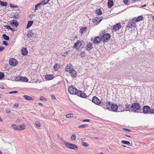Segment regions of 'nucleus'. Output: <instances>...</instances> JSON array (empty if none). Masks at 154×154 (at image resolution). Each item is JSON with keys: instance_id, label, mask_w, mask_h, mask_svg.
Segmentation results:
<instances>
[{"instance_id": "39448f33", "label": "nucleus", "mask_w": 154, "mask_h": 154, "mask_svg": "<svg viewBox=\"0 0 154 154\" xmlns=\"http://www.w3.org/2000/svg\"><path fill=\"white\" fill-rule=\"evenodd\" d=\"M64 143L65 144L66 146L69 148L71 149H75V150H77L78 149V147L75 144L66 143V142H64Z\"/></svg>"}, {"instance_id": "f704fd0d", "label": "nucleus", "mask_w": 154, "mask_h": 154, "mask_svg": "<svg viewBox=\"0 0 154 154\" xmlns=\"http://www.w3.org/2000/svg\"><path fill=\"white\" fill-rule=\"evenodd\" d=\"M34 34V33L32 32H29L27 34V36L28 38L32 37Z\"/></svg>"}, {"instance_id": "a878e982", "label": "nucleus", "mask_w": 154, "mask_h": 154, "mask_svg": "<svg viewBox=\"0 0 154 154\" xmlns=\"http://www.w3.org/2000/svg\"><path fill=\"white\" fill-rule=\"evenodd\" d=\"M96 13L98 15H101L102 14L101 10L100 8L97 9L96 11Z\"/></svg>"}, {"instance_id": "7ed1b4c3", "label": "nucleus", "mask_w": 154, "mask_h": 154, "mask_svg": "<svg viewBox=\"0 0 154 154\" xmlns=\"http://www.w3.org/2000/svg\"><path fill=\"white\" fill-rule=\"evenodd\" d=\"M68 91L69 93L71 94L77 95L78 90L75 88L73 85H71L69 87Z\"/></svg>"}, {"instance_id": "e2e57ef3", "label": "nucleus", "mask_w": 154, "mask_h": 154, "mask_svg": "<svg viewBox=\"0 0 154 154\" xmlns=\"http://www.w3.org/2000/svg\"><path fill=\"white\" fill-rule=\"evenodd\" d=\"M18 106H19V105L18 104H16L15 103L14 105V106L16 107H18Z\"/></svg>"}, {"instance_id": "ddd939ff", "label": "nucleus", "mask_w": 154, "mask_h": 154, "mask_svg": "<svg viewBox=\"0 0 154 154\" xmlns=\"http://www.w3.org/2000/svg\"><path fill=\"white\" fill-rule=\"evenodd\" d=\"M92 102L97 105H99L101 103V101L96 96H94L92 99Z\"/></svg>"}, {"instance_id": "603ef678", "label": "nucleus", "mask_w": 154, "mask_h": 154, "mask_svg": "<svg viewBox=\"0 0 154 154\" xmlns=\"http://www.w3.org/2000/svg\"><path fill=\"white\" fill-rule=\"evenodd\" d=\"M5 111L7 113H9L10 112V110L9 109H6L5 110Z\"/></svg>"}, {"instance_id": "393cba45", "label": "nucleus", "mask_w": 154, "mask_h": 154, "mask_svg": "<svg viewBox=\"0 0 154 154\" xmlns=\"http://www.w3.org/2000/svg\"><path fill=\"white\" fill-rule=\"evenodd\" d=\"M87 28L86 27H82L80 29V33L82 34L84 33H85L86 30V29Z\"/></svg>"}, {"instance_id": "6e6552de", "label": "nucleus", "mask_w": 154, "mask_h": 154, "mask_svg": "<svg viewBox=\"0 0 154 154\" xmlns=\"http://www.w3.org/2000/svg\"><path fill=\"white\" fill-rule=\"evenodd\" d=\"M73 69V66L71 64H69L67 65L65 68V71L66 72H69L72 71Z\"/></svg>"}, {"instance_id": "e433bc0d", "label": "nucleus", "mask_w": 154, "mask_h": 154, "mask_svg": "<svg viewBox=\"0 0 154 154\" xmlns=\"http://www.w3.org/2000/svg\"><path fill=\"white\" fill-rule=\"evenodd\" d=\"M85 52L84 51H82L80 53L79 55L81 57H85Z\"/></svg>"}, {"instance_id": "4c0bfd02", "label": "nucleus", "mask_w": 154, "mask_h": 154, "mask_svg": "<svg viewBox=\"0 0 154 154\" xmlns=\"http://www.w3.org/2000/svg\"><path fill=\"white\" fill-rule=\"evenodd\" d=\"M76 135L75 134H73L71 136V139L72 141L75 140L76 139Z\"/></svg>"}, {"instance_id": "20e7f679", "label": "nucleus", "mask_w": 154, "mask_h": 154, "mask_svg": "<svg viewBox=\"0 0 154 154\" xmlns=\"http://www.w3.org/2000/svg\"><path fill=\"white\" fill-rule=\"evenodd\" d=\"M84 43V42L83 41H78L75 43L73 47L75 48L77 50H79Z\"/></svg>"}, {"instance_id": "bb28decb", "label": "nucleus", "mask_w": 154, "mask_h": 154, "mask_svg": "<svg viewBox=\"0 0 154 154\" xmlns=\"http://www.w3.org/2000/svg\"><path fill=\"white\" fill-rule=\"evenodd\" d=\"M143 18L142 16H138L136 19L135 22H138L140 20H143Z\"/></svg>"}, {"instance_id": "5fc2aeb1", "label": "nucleus", "mask_w": 154, "mask_h": 154, "mask_svg": "<svg viewBox=\"0 0 154 154\" xmlns=\"http://www.w3.org/2000/svg\"><path fill=\"white\" fill-rule=\"evenodd\" d=\"M149 113L150 114H154V110L152 109L150 110V112H149Z\"/></svg>"}, {"instance_id": "f257e3e1", "label": "nucleus", "mask_w": 154, "mask_h": 154, "mask_svg": "<svg viewBox=\"0 0 154 154\" xmlns=\"http://www.w3.org/2000/svg\"><path fill=\"white\" fill-rule=\"evenodd\" d=\"M107 109L109 110L112 111L114 112H117L118 107L120 109L122 107V106L119 105L118 106L116 104H112L109 102H107L106 103ZM120 110V109H119Z\"/></svg>"}, {"instance_id": "c9c22d12", "label": "nucleus", "mask_w": 154, "mask_h": 154, "mask_svg": "<svg viewBox=\"0 0 154 154\" xmlns=\"http://www.w3.org/2000/svg\"><path fill=\"white\" fill-rule=\"evenodd\" d=\"M121 143L123 144L129 145L130 143L128 141L126 140H122L121 141Z\"/></svg>"}, {"instance_id": "f8f14e48", "label": "nucleus", "mask_w": 154, "mask_h": 154, "mask_svg": "<svg viewBox=\"0 0 154 154\" xmlns=\"http://www.w3.org/2000/svg\"><path fill=\"white\" fill-rule=\"evenodd\" d=\"M121 27V25L120 23H119L113 26L112 30L114 31H118L120 29Z\"/></svg>"}, {"instance_id": "c03bdc74", "label": "nucleus", "mask_w": 154, "mask_h": 154, "mask_svg": "<svg viewBox=\"0 0 154 154\" xmlns=\"http://www.w3.org/2000/svg\"><path fill=\"white\" fill-rule=\"evenodd\" d=\"M40 5V3H38L36 5H35V10L38 9V7Z\"/></svg>"}, {"instance_id": "9b49d317", "label": "nucleus", "mask_w": 154, "mask_h": 154, "mask_svg": "<svg viewBox=\"0 0 154 154\" xmlns=\"http://www.w3.org/2000/svg\"><path fill=\"white\" fill-rule=\"evenodd\" d=\"M10 64L12 66H14L18 64V62L17 60L14 58H11L9 61Z\"/></svg>"}, {"instance_id": "680f3d73", "label": "nucleus", "mask_w": 154, "mask_h": 154, "mask_svg": "<svg viewBox=\"0 0 154 154\" xmlns=\"http://www.w3.org/2000/svg\"><path fill=\"white\" fill-rule=\"evenodd\" d=\"M89 121H90V120L89 119H88L84 120L83 121V122H89Z\"/></svg>"}, {"instance_id": "412c9836", "label": "nucleus", "mask_w": 154, "mask_h": 154, "mask_svg": "<svg viewBox=\"0 0 154 154\" xmlns=\"http://www.w3.org/2000/svg\"><path fill=\"white\" fill-rule=\"evenodd\" d=\"M21 53L23 55L26 56L27 55L28 51L26 48H23L21 50Z\"/></svg>"}, {"instance_id": "473e14b6", "label": "nucleus", "mask_w": 154, "mask_h": 154, "mask_svg": "<svg viewBox=\"0 0 154 154\" xmlns=\"http://www.w3.org/2000/svg\"><path fill=\"white\" fill-rule=\"evenodd\" d=\"M12 127L14 129L18 131V125H17L15 124H13L11 125Z\"/></svg>"}, {"instance_id": "a18cd8bd", "label": "nucleus", "mask_w": 154, "mask_h": 154, "mask_svg": "<svg viewBox=\"0 0 154 154\" xmlns=\"http://www.w3.org/2000/svg\"><path fill=\"white\" fill-rule=\"evenodd\" d=\"M5 49V48L2 46H0V51H2Z\"/></svg>"}, {"instance_id": "9d476101", "label": "nucleus", "mask_w": 154, "mask_h": 154, "mask_svg": "<svg viewBox=\"0 0 154 154\" xmlns=\"http://www.w3.org/2000/svg\"><path fill=\"white\" fill-rule=\"evenodd\" d=\"M135 22V21L134 20V19H133L127 24V27H129L130 28H133L136 24Z\"/></svg>"}, {"instance_id": "0eeeda50", "label": "nucleus", "mask_w": 154, "mask_h": 154, "mask_svg": "<svg viewBox=\"0 0 154 154\" xmlns=\"http://www.w3.org/2000/svg\"><path fill=\"white\" fill-rule=\"evenodd\" d=\"M151 109L150 107L149 106H144L143 108V113L145 114L149 113Z\"/></svg>"}, {"instance_id": "49530a36", "label": "nucleus", "mask_w": 154, "mask_h": 154, "mask_svg": "<svg viewBox=\"0 0 154 154\" xmlns=\"http://www.w3.org/2000/svg\"><path fill=\"white\" fill-rule=\"evenodd\" d=\"M39 99L40 100H46L45 98L43 96H41L40 97Z\"/></svg>"}, {"instance_id": "a19ab883", "label": "nucleus", "mask_w": 154, "mask_h": 154, "mask_svg": "<svg viewBox=\"0 0 154 154\" xmlns=\"http://www.w3.org/2000/svg\"><path fill=\"white\" fill-rule=\"evenodd\" d=\"M19 17V14L18 13H16L12 17L13 18H17Z\"/></svg>"}, {"instance_id": "052dcab7", "label": "nucleus", "mask_w": 154, "mask_h": 154, "mask_svg": "<svg viewBox=\"0 0 154 154\" xmlns=\"http://www.w3.org/2000/svg\"><path fill=\"white\" fill-rule=\"evenodd\" d=\"M38 82L39 83H40L41 82V81L39 80H37L36 81H35L34 82L37 83Z\"/></svg>"}, {"instance_id": "5701e85b", "label": "nucleus", "mask_w": 154, "mask_h": 154, "mask_svg": "<svg viewBox=\"0 0 154 154\" xmlns=\"http://www.w3.org/2000/svg\"><path fill=\"white\" fill-rule=\"evenodd\" d=\"M18 131L23 130L26 128V126L25 124H22L20 125H18Z\"/></svg>"}, {"instance_id": "aec40b11", "label": "nucleus", "mask_w": 154, "mask_h": 154, "mask_svg": "<svg viewBox=\"0 0 154 154\" xmlns=\"http://www.w3.org/2000/svg\"><path fill=\"white\" fill-rule=\"evenodd\" d=\"M69 73L70 74L72 77L74 78L76 77L77 75V72L74 69L72 70V71L69 72Z\"/></svg>"}, {"instance_id": "774afa93", "label": "nucleus", "mask_w": 154, "mask_h": 154, "mask_svg": "<svg viewBox=\"0 0 154 154\" xmlns=\"http://www.w3.org/2000/svg\"><path fill=\"white\" fill-rule=\"evenodd\" d=\"M146 6V5L145 4V5H142V6H141V7H145Z\"/></svg>"}, {"instance_id": "13d9d810", "label": "nucleus", "mask_w": 154, "mask_h": 154, "mask_svg": "<svg viewBox=\"0 0 154 154\" xmlns=\"http://www.w3.org/2000/svg\"><path fill=\"white\" fill-rule=\"evenodd\" d=\"M68 54V52H65L64 54H63L62 56H65L66 55H67Z\"/></svg>"}, {"instance_id": "cd10ccee", "label": "nucleus", "mask_w": 154, "mask_h": 154, "mask_svg": "<svg viewBox=\"0 0 154 154\" xmlns=\"http://www.w3.org/2000/svg\"><path fill=\"white\" fill-rule=\"evenodd\" d=\"M23 97L24 98L26 99V100H33V99L31 97L29 96H28L26 95H25L23 96Z\"/></svg>"}, {"instance_id": "58836bf2", "label": "nucleus", "mask_w": 154, "mask_h": 154, "mask_svg": "<svg viewBox=\"0 0 154 154\" xmlns=\"http://www.w3.org/2000/svg\"><path fill=\"white\" fill-rule=\"evenodd\" d=\"M73 114L72 113L68 114L66 115V117L68 118H71L73 117Z\"/></svg>"}, {"instance_id": "1a4fd4ad", "label": "nucleus", "mask_w": 154, "mask_h": 154, "mask_svg": "<svg viewBox=\"0 0 154 154\" xmlns=\"http://www.w3.org/2000/svg\"><path fill=\"white\" fill-rule=\"evenodd\" d=\"M103 35V38L104 40V41L107 42L110 39V35L109 34L105 33Z\"/></svg>"}, {"instance_id": "ea45409f", "label": "nucleus", "mask_w": 154, "mask_h": 154, "mask_svg": "<svg viewBox=\"0 0 154 154\" xmlns=\"http://www.w3.org/2000/svg\"><path fill=\"white\" fill-rule=\"evenodd\" d=\"M5 76V75L3 72H0V79L3 78Z\"/></svg>"}, {"instance_id": "2eb2a0df", "label": "nucleus", "mask_w": 154, "mask_h": 154, "mask_svg": "<svg viewBox=\"0 0 154 154\" xmlns=\"http://www.w3.org/2000/svg\"><path fill=\"white\" fill-rule=\"evenodd\" d=\"M77 95L79 96H80L81 97H83V98H86L87 97V95L85 94L84 93V92L78 91Z\"/></svg>"}, {"instance_id": "6ab92c4d", "label": "nucleus", "mask_w": 154, "mask_h": 154, "mask_svg": "<svg viewBox=\"0 0 154 154\" xmlns=\"http://www.w3.org/2000/svg\"><path fill=\"white\" fill-rule=\"evenodd\" d=\"M18 80L19 81L27 82L28 81V79L26 77L20 76L19 78V79H18Z\"/></svg>"}, {"instance_id": "7c9ffc66", "label": "nucleus", "mask_w": 154, "mask_h": 154, "mask_svg": "<svg viewBox=\"0 0 154 154\" xmlns=\"http://www.w3.org/2000/svg\"><path fill=\"white\" fill-rule=\"evenodd\" d=\"M59 65H58L57 63H56L55 64V65L54 66V69L55 71H57L59 67Z\"/></svg>"}, {"instance_id": "4be33fe9", "label": "nucleus", "mask_w": 154, "mask_h": 154, "mask_svg": "<svg viewBox=\"0 0 154 154\" xmlns=\"http://www.w3.org/2000/svg\"><path fill=\"white\" fill-rule=\"evenodd\" d=\"M10 24L11 26L17 27L18 26L17 22L14 20H13L11 22Z\"/></svg>"}, {"instance_id": "f3484780", "label": "nucleus", "mask_w": 154, "mask_h": 154, "mask_svg": "<svg viewBox=\"0 0 154 154\" xmlns=\"http://www.w3.org/2000/svg\"><path fill=\"white\" fill-rule=\"evenodd\" d=\"M102 19L101 17H97L95 19H93L92 22L96 24L98 22L100 21Z\"/></svg>"}, {"instance_id": "dca6fc26", "label": "nucleus", "mask_w": 154, "mask_h": 154, "mask_svg": "<svg viewBox=\"0 0 154 154\" xmlns=\"http://www.w3.org/2000/svg\"><path fill=\"white\" fill-rule=\"evenodd\" d=\"M93 48V45L91 43L88 42L87 45L86 47V49L88 51H90Z\"/></svg>"}, {"instance_id": "0e129e2a", "label": "nucleus", "mask_w": 154, "mask_h": 154, "mask_svg": "<svg viewBox=\"0 0 154 154\" xmlns=\"http://www.w3.org/2000/svg\"><path fill=\"white\" fill-rule=\"evenodd\" d=\"M10 6L11 7H14V6L13 5V4H10Z\"/></svg>"}, {"instance_id": "bf43d9fd", "label": "nucleus", "mask_w": 154, "mask_h": 154, "mask_svg": "<svg viewBox=\"0 0 154 154\" xmlns=\"http://www.w3.org/2000/svg\"><path fill=\"white\" fill-rule=\"evenodd\" d=\"M8 28L9 29H10L11 30H13V29L10 26H8Z\"/></svg>"}, {"instance_id": "423d86ee", "label": "nucleus", "mask_w": 154, "mask_h": 154, "mask_svg": "<svg viewBox=\"0 0 154 154\" xmlns=\"http://www.w3.org/2000/svg\"><path fill=\"white\" fill-rule=\"evenodd\" d=\"M125 109H121L120 110L118 111V112H122L124 111H130L131 110V106L130 105L126 103L125 105Z\"/></svg>"}, {"instance_id": "4d7b16f0", "label": "nucleus", "mask_w": 154, "mask_h": 154, "mask_svg": "<svg viewBox=\"0 0 154 154\" xmlns=\"http://www.w3.org/2000/svg\"><path fill=\"white\" fill-rule=\"evenodd\" d=\"M51 98L52 99H55V96L53 95V94H51Z\"/></svg>"}, {"instance_id": "8fccbe9b", "label": "nucleus", "mask_w": 154, "mask_h": 154, "mask_svg": "<svg viewBox=\"0 0 154 154\" xmlns=\"http://www.w3.org/2000/svg\"><path fill=\"white\" fill-rule=\"evenodd\" d=\"M18 92L17 91H12L11 92H9L8 93L9 94H13L17 93Z\"/></svg>"}, {"instance_id": "37998d69", "label": "nucleus", "mask_w": 154, "mask_h": 154, "mask_svg": "<svg viewBox=\"0 0 154 154\" xmlns=\"http://www.w3.org/2000/svg\"><path fill=\"white\" fill-rule=\"evenodd\" d=\"M82 145L85 146H88L89 145L88 143H87L85 142H82Z\"/></svg>"}, {"instance_id": "de8ad7c7", "label": "nucleus", "mask_w": 154, "mask_h": 154, "mask_svg": "<svg viewBox=\"0 0 154 154\" xmlns=\"http://www.w3.org/2000/svg\"><path fill=\"white\" fill-rule=\"evenodd\" d=\"M129 0H123L124 3L126 5L128 4V1Z\"/></svg>"}, {"instance_id": "c756f323", "label": "nucleus", "mask_w": 154, "mask_h": 154, "mask_svg": "<svg viewBox=\"0 0 154 154\" xmlns=\"http://www.w3.org/2000/svg\"><path fill=\"white\" fill-rule=\"evenodd\" d=\"M7 5V2H4L1 1H0V5L2 6H6Z\"/></svg>"}, {"instance_id": "72a5a7b5", "label": "nucleus", "mask_w": 154, "mask_h": 154, "mask_svg": "<svg viewBox=\"0 0 154 154\" xmlns=\"http://www.w3.org/2000/svg\"><path fill=\"white\" fill-rule=\"evenodd\" d=\"M35 125L36 126L37 128H40V127L41 125H40V124L39 122L38 121H35Z\"/></svg>"}, {"instance_id": "6e6d98bb", "label": "nucleus", "mask_w": 154, "mask_h": 154, "mask_svg": "<svg viewBox=\"0 0 154 154\" xmlns=\"http://www.w3.org/2000/svg\"><path fill=\"white\" fill-rule=\"evenodd\" d=\"M43 2H44L45 3H46V4L48 3L49 1L50 0H43Z\"/></svg>"}, {"instance_id": "4468645a", "label": "nucleus", "mask_w": 154, "mask_h": 154, "mask_svg": "<svg viewBox=\"0 0 154 154\" xmlns=\"http://www.w3.org/2000/svg\"><path fill=\"white\" fill-rule=\"evenodd\" d=\"M102 39V38L101 37L97 36L94 38L93 42L95 44H99L100 43Z\"/></svg>"}, {"instance_id": "864d4df0", "label": "nucleus", "mask_w": 154, "mask_h": 154, "mask_svg": "<svg viewBox=\"0 0 154 154\" xmlns=\"http://www.w3.org/2000/svg\"><path fill=\"white\" fill-rule=\"evenodd\" d=\"M123 130H125V131H128V132H130L131 131V130H130V129H126V128H123Z\"/></svg>"}, {"instance_id": "f03ea898", "label": "nucleus", "mask_w": 154, "mask_h": 154, "mask_svg": "<svg viewBox=\"0 0 154 154\" xmlns=\"http://www.w3.org/2000/svg\"><path fill=\"white\" fill-rule=\"evenodd\" d=\"M131 112L139 113L140 110L141 106L138 103H132L131 105Z\"/></svg>"}, {"instance_id": "c85d7f7f", "label": "nucleus", "mask_w": 154, "mask_h": 154, "mask_svg": "<svg viewBox=\"0 0 154 154\" xmlns=\"http://www.w3.org/2000/svg\"><path fill=\"white\" fill-rule=\"evenodd\" d=\"M33 22V21H29L27 25L26 28H28L30 27L32 25Z\"/></svg>"}, {"instance_id": "a211bd4d", "label": "nucleus", "mask_w": 154, "mask_h": 154, "mask_svg": "<svg viewBox=\"0 0 154 154\" xmlns=\"http://www.w3.org/2000/svg\"><path fill=\"white\" fill-rule=\"evenodd\" d=\"M54 78V75H53L47 74L45 75V79L47 80H51L53 79Z\"/></svg>"}, {"instance_id": "b1692460", "label": "nucleus", "mask_w": 154, "mask_h": 154, "mask_svg": "<svg viewBox=\"0 0 154 154\" xmlns=\"http://www.w3.org/2000/svg\"><path fill=\"white\" fill-rule=\"evenodd\" d=\"M107 4L109 8H111L114 5L113 2L112 0H109Z\"/></svg>"}, {"instance_id": "3c124183", "label": "nucleus", "mask_w": 154, "mask_h": 154, "mask_svg": "<svg viewBox=\"0 0 154 154\" xmlns=\"http://www.w3.org/2000/svg\"><path fill=\"white\" fill-rule=\"evenodd\" d=\"M3 45L6 46H7L8 45L7 42L6 41H3Z\"/></svg>"}, {"instance_id": "338daca9", "label": "nucleus", "mask_w": 154, "mask_h": 154, "mask_svg": "<svg viewBox=\"0 0 154 154\" xmlns=\"http://www.w3.org/2000/svg\"><path fill=\"white\" fill-rule=\"evenodd\" d=\"M3 121L2 119L0 117V121L2 122Z\"/></svg>"}, {"instance_id": "69168bd1", "label": "nucleus", "mask_w": 154, "mask_h": 154, "mask_svg": "<svg viewBox=\"0 0 154 154\" xmlns=\"http://www.w3.org/2000/svg\"><path fill=\"white\" fill-rule=\"evenodd\" d=\"M38 104L40 106H43V104L42 103H38Z\"/></svg>"}, {"instance_id": "79ce46f5", "label": "nucleus", "mask_w": 154, "mask_h": 154, "mask_svg": "<svg viewBox=\"0 0 154 154\" xmlns=\"http://www.w3.org/2000/svg\"><path fill=\"white\" fill-rule=\"evenodd\" d=\"M88 126V125L84 124L81 125L79 127V128H84Z\"/></svg>"}, {"instance_id": "2f4dec72", "label": "nucleus", "mask_w": 154, "mask_h": 154, "mask_svg": "<svg viewBox=\"0 0 154 154\" xmlns=\"http://www.w3.org/2000/svg\"><path fill=\"white\" fill-rule=\"evenodd\" d=\"M2 37L5 40H8L9 39V36L5 34H3L2 35Z\"/></svg>"}, {"instance_id": "09e8293b", "label": "nucleus", "mask_w": 154, "mask_h": 154, "mask_svg": "<svg viewBox=\"0 0 154 154\" xmlns=\"http://www.w3.org/2000/svg\"><path fill=\"white\" fill-rule=\"evenodd\" d=\"M40 5H44L46 4V3H45L44 2H43V0L42 1L40 2Z\"/></svg>"}]
</instances>
